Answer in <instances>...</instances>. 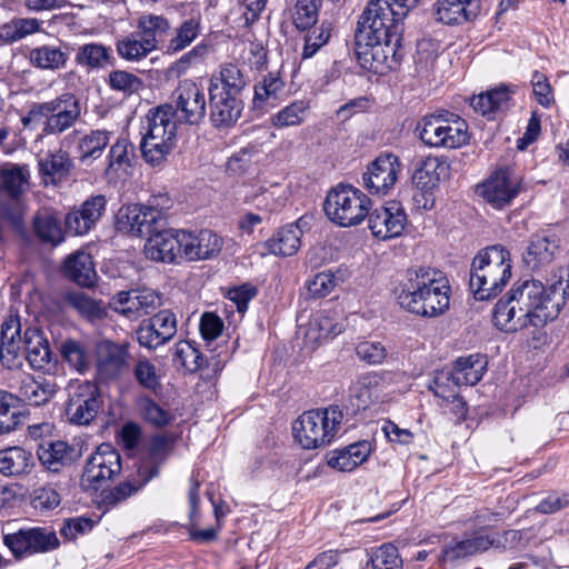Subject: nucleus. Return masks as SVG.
<instances>
[{"label": "nucleus", "instance_id": "obj_36", "mask_svg": "<svg viewBox=\"0 0 569 569\" xmlns=\"http://www.w3.org/2000/svg\"><path fill=\"white\" fill-rule=\"evenodd\" d=\"M512 91L507 86L488 90L471 98L470 106L478 113L495 118L498 112H502L508 108V102Z\"/></svg>", "mask_w": 569, "mask_h": 569}, {"label": "nucleus", "instance_id": "obj_29", "mask_svg": "<svg viewBox=\"0 0 569 569\" xmlns=\"http://www.w3.org/2000/svg\"><path fill=\"white\" fill-rule=\"evenodd\" d=\"M37 455L40 463L48 471L56 473L70 467L78 458L74 447L62 440L41 443Z\"/></svg>", "mask_w": 569, "mask_h": 569}, {"label": "nucleus", "instance_id": "obj_17", "mask_svg": "<svg viewBox=\"0 0 569 569\" xmlns=\"http://www.w3.org/2000/svg\"><path fill=\"white\" fill-rule=\"evenodd\" d=\"M112 306L116 312L130 320L152 313L162 305L161 296L149 288L120 291L112 297Z\"/></svg>", "mask_w": 569, "mask_h": 569}, {"label": "nucleus", "instance_id": "obj_60", "mask_svg": "<svg viewBox=\"0 0 569 569\" xmlns=\"http://www.w3.org/2000/svg\"><path fill=\"white\" fill-rule=\"evenodd\" d=\"M172 450V441L166 436H154L148 447V456L140 465L154 467L157 473L159 466L168 458Z\"/></svg>", "mask_w": 569, "mask_h": 569}, {"label": "nucleus", "instance_id": "obj_37", "mask_svg": "<svg viewBox=\"0 0 569 569\" xmlns=\"http://www.w3.org/2000/svg\"><path fill=\"white\" fill-rule=\"evenodd\" d=\"M170 28L169 20L163 16L148 13L138 19L136 31L156 51L166 41Z\"/></svg>", "mask_w": 569, "mask_h": 569}, {"label": "nucleus", "instance_id": "obj_33", "mask_svg": "<svg viewBox=\"0 0 569 569\" xmlns=\"http://www.w3.org/2000/svg\"><path fill=\"white\" fill-rule=\"evenodd\" d=\"M34 459L31 451L22 447H9L0 450V473L6 477H24L31 473Z\"/></svg>", "mask_w": 569, "mask_h": 569}, {"label": "nucleus", "instance_id": "obj_20", "mask_svg": "<svg viewBox=\"0 0 569 569\" xmlns=\"http://www.w3.org/2000/svg\"><path fill=\"white\" fill-rule=\"evenodd\" d=\"M449 176V164L438 157H427L420 161L412 174L413 186L422 192V208L429 210L433 207L432 191L440 181Z\"/></svg>", "mask_w": 569, "mask_h": 569}, {"label": "nucleus", "instance_id": "obj_44", "mask_svg": "<svg viewBox=\"0 0 569 569\" xmlns=\"http://www.w3.org/2000/svg\"><path fill=\"white\" fill-rule=\"evenodd\" d=\"M29 171L27 166L7 162L0 164V181L3 190L12 199H17L28 183Z\"/></svg>", "mask_w": 569, "mask_h": 569}, {"label": "nucleus", "instance_id": "obj_52", "mask_svg": "<svg viewBox=\"0 0 569 569\" xmlns=\"http://www.w3.org/2000/svg\"><path fill=\"white\" fill-rule=\"evenodd\" d=\"M60 353L62 359L78 372H84L89 368V353L80 341L68 339L61 342Z\"/></svg>", "mask_w": 569, "mask_h": 569}, {"label": "nucleus", "instance_id": "obj_59", "mask_svg": "<svg viewBox=\"0 0 569 569\" xmlns=\"http://www.w3.org/2000/svg\"><path fill=\"white\" fill-rule=\"evenodd\" d=\"M173 147L174 140H151L142 138L140 142L143 159L152 166L161 163L171 152Z\"/></svg>", "mask_w": 569, "mask_h": 569}, {"label": "nucleus", "instance_id": "obj_10", "mask_svg": "<svg viewBox=\"0 0 569 569\" xmlns=\"http://www.w3.org/2000/svg\"><path fill=\"white\" fill-rule=\"evenodd\" d=\"M67 392L66 417L68 421L77 426L90 425L102 405L98 386L88 380L71 381L67 387Z\"/></svg>", "mask_w": 569, "mask_h": 569}, {"label": "nucleus", "instance_id": "obj_47", "mask_svg": "<svg viewBox=\"0 0 569 569\" xmlns=\"http://www.w3.org/2000/svg\"><path fill=\"white\" fill-rule=\"evenodd\" d=\"M495 540L487 535L476 533L470 538L457 542L455 546L448 547L443 550V556L450 560H457L468 556H473L478 552L488 550Z\"/></svg>", "mask_w": 569, "mask_h": 569}, {"label": "nucleus", "instance_id": "obj_18", "mask_svg": "<svg viewBox=\"0 0 569 569\" xmlns=\"http://www.w3.org/2000/svg\"><path fill=\"white\" fill-rule=\"evenodd\" d=\"M367 217L371 233L381 240L399 237L407 224V214L397 201H389L369 211Z\"/></svg>", "mask_w": 569, "mask_h": 569}, {"label": "nucleus", "instance_id": "obj_27", "mask_svg": "<svg viewBox=\"0 0 569 569\" xmlns=\"http://www.w3.org/2000/svg\"><path fill=\"white\" fill-rule=\"evenodd\" d=\"M436 19L445 24H463L480 13V0H437Z\"/></svg>", "mask_w": 569, "mask_h": 569}, {"label": "nucleus", "instance_id": "obj_21", "mask_svg": "<svg viewBox=\"0 0 569 569\" xmlns=\"http://www.w3.org/2000/svg\"><path fill=\"white\" fill-rule=\"evenodd\" d=\"M181 258L188 261H199L216 257L222 249L223 240L212 230L199 232L181 230Z\"/></svg>", "mask_w": 569, "mask_h": 569}, {"label": "nucleus", "instance_id": "obj_42", "mask_svg": "<svg viewBox=\"0 0 569 569\" xmlns=\"http://www.w3.org/2000/svg\"><path fill=\"white\" fill-rule=\"evenodd\" d=\"M74 60L79 66L97 70L112 67L116 62L112 49L98 42L80 46Z\"/></svg>", "mask_w": 569, "mask_h": 569}, {"label": "nucleus", "instance_id": "obj_6", "mask_svg": "<svg viewBox=\"0 0 569 569\" xmlns=\"http://www.w3.org/2000/svg\"><path fill=\"white\" fill-rule=\"evenodd\" d=\"M343 420L339 406L308 410L292 425V435L299 446L307 450L328 446L337 436Z\"/></svg>", "mask_w": 569, "mask_h": 569}, {"label": "nucleus", "instance_id": "obj_16", "mask_svg": "<svg viewBox=\"0 0 569 569\" xmlns=\"http://www.w3.org/2000/svg\"><path fill=\"white\" fill-rule=\"evenodd\" d=\"M177 333V317L170 310H161L143 320L136 330L139 345L149 350L168 343Z\"/></svg>", "mask_w": 569, "mask_h": 569}, {"label": "nucleus", "instance_id": "obj_5", "mask_svg": "<svg viewBox=\"0 0 569 569\" xmlns=\"http://www.w3.org/2000/svg\"><path fill=\"white\" fill-rule=\"evenodd\" d=\"M511 278L509 251L501 244L487 247L473 258L469 287L477 300L498 296Z\"/></svg>", "mask_w": 569, "mask_h": 569}, {"label": "nucleus", "instance_id": "obj_23", "mask_svg": "<svg viewBox=\"0 0 569 569\" xmlns=\"http://www.w3.org/2000/svg\"><path fill=\"white\" fill-rule=\"evenodd\" d=\"M480 194L495 208H503L509 204L519 192L517 181L511 180L508 170L499 169L480 187Z\"/></svg>", "mask_w": 569, "mask_h": 569}, {"label": "nucleus", "instance_id": "obj_63", "mask_svg": "<svg viewBox=\"0 0 569 569\" xmlns=\"http://www.w3.org/2000/svg\"><path fill=\"white\" fill-rule=\"evenodd\" d=\"M310 329L318 332L317 339L333 338L345 330L338 318L320 313L310 322Z\"/></svg>", "mask_w": 569, "mask_h": 569}, {"label": "nucleus", "instance_id": "obj_4", "mask_svg": "<svg viewBox=\"0 0 569 569\" xmlns=\"http://www.w3.org/2000/svg\"><path fill=\"white\" fill-rule=\"evenodd\" d=\"M27 360L34 370L43 369L51 360V349L39 328L28 327L21 335L17 316L1 325L0 361L7 369H20Z\"/></svg>", "mask_w": 569, "mask_h": 569}, {"label": "nucleus", "instance_id": "obj_35", "mask_svg": "<svg viewBox=\"0 0 569 569\" xmlns=\"http://www.w3.org/2000/svg\"><path fill=\"white\" fill-rule=\"evenodd\" d=\"M38 169L47 183H56L71 173L73 162L67 151L58 149L49 151L44 157L40 158L38 160Z\"/></svg>", "mask_w": 569, "mask_h": 569}, {"label": "nucleus", "instance_id": "obj_40", "mask_svg": "<svg viewBox=\"0 0 569 569\" xmlns=\"http://www.w3.org/2000/svg\"><path fill=\"white\" fill-rule=\"evenodd\" d=\"M67 277L82 287H91L96 281L92 258L84 251H77L68 257L64 264Z\"/></svg>", "mask_w": 569, "mask_h": 569}, {"label": "nucleus", "instance_id": "obj_38", "mask_svg": "<svg viewBox=\"0 0 569 569\" xmlns=\"http://www.w3.org/2000/svg\"><path fill=\"white\" fill-rule=\"evenodd\" d=\"M69 47L43 44L30 51L29 59L33 67L42 70L63 69L69 60Z\"/></svg>", "mask_w": 569, "mask_h": 569}, {"label": "nucleus", "instance_id": "obj_13", "mask_svg": "<svg viewBox=\"0 0 569 569\" xmlns=\"http://www.w3.org/2000/svg\"><path fill=\"white\" fill-rule=\"evenodd\" d=\"M174 117L180 123L199 124L206 117L207 99L203 90L192 80L179 82L172 92Z\"/></svg>", "mask_w": 569, "mask_h": 569}, {"label": "nucleus", "instance_id": "obj_49", "mask_svg": "<svg viewBox=\"0 0 569 569\" xmlns=\"http://www.w3.org/2000/svg\"><path fill=\"white\" fill-rule=\"evenodd\" d=\"M66 301L71 308L77 310L79 315L89 320L102 319L106 316V309L102 302L91 298L84 292H69L66 296Z\"/></svg>", "mask_w": 569, "mask_h": 569}, {"label": "nucleus", "instance_id": "obj_31", "mask_svg": "<svg viewBox=\"0 0 569 569\" xmlns=\"http://www.w3.org/2000/svg\"><path fill=\"white\" fill-rule=\"evenodd\" d=\"M371 453V445L368 441L351 443L331 452L328 465L342 472H350L367 461Z\"/></svg>", "mask_w": 569, "mask_h": 569}, {"label": "nucleus", "instance_id": "obj_61", "mask_svg": "<svg viewBox=\"0 0 569 569\" xmlns=\"http://www.w3.org/2000/svg\"><path fill=\"white\" fill-rule=\"evenodd\" d=\"M109 169L131 167L136 158L134 146L126 138H120L111 146L109 154Z\"/></svg>", "mask_w": 569, "mask_h": 569}, {"label": "nucleus", "instance_id": "obj_41", "mask_svg": "<svg viewBox=\"0 0 569 569\" xmlns=\"http://www.w3.org/2000/svg\"><path fill=\"white\" fill-rule=\"evenodd\" d=\"M244 87L246 79L241 69L236 64L228 63L220 68L218 76L211 78L209 90L240 98Z\"/></svg>", "mask_w": 569, "mask_h": 569}, {"label": "nucleus", "instance_id": "obj_57", "mask_svg": "<svg viewBox=\"0 0 569 569\" xmlns=\"http://www.w3.org/2000/svg\"><path fill=\"white\" fill-rule=\"evenodd\" d=\"M173 360L190 373L196 372L203 366L202 353L189 341H179L176 345Z\"/></svg>", "mask_w": 569, "mask_h": 569}, {"label": "nucleus", "instance_id": "obj_62", "mask_svg": "<svg viewBox=\"0 0 569 569\" xmlns=\"http://www.w3.org/2000/svg\"><path fill=\"white\" fill-rule=\"evenodd\" d=\"M108 84L114 91H120L124 94H132L140 90L142 81L131 72L114 70L109 73Z\"/></svg>", "mask_w": 569, "mask_h": 569}, {"label": "nucleus", "instance_id": "obj_26", "mask_svg": "<svg viewBox=\"0 0 569 569\" xmlns=\"http://www.w3.org/2000/svg\"><path fill=\"white\" fill-rule=\"evenodd\" d=\"M173 104L166 103L148 112L142 138L151 140H174L177 136V123Z\"/></svg>", "mask_w": 569, "mask_h": 569}, {"label": "nucleus", "instance_id": "obj_48", "mask_svg": "<svg viewBox=\"0 0 569 569\" xmlns=\"http://www.w3.org/2000/svg\"><path fill=\"white\" fill-rule=\"evenodd\" d=\"M110 141V132L102 129L91 130L83 134L77 146L79 158L82 162L89 159H98Z\"/></svg>", "mask_w": 569, "mask_h": 569}, {"label": "nucleus", "instance_id": "obj_28", "mask_svg": "<svg viewBox=\"0 0 569 569\" xmlns=\"http://www.w3.org/2000/svg\"><path fill=\"white\" fill-rule=\"evenodd\" d=\"M418 3L419 0H370L361 14L387 24L400 26Z\"/></svg>", "mask_w": 569, "mask_h": 569}, {"label": "nucleus", "instance_id": "obj_45", "mask_svg": "<svg viewBox=\"0 0 569 569\" xmlns=\"http://www.w3.org/2000/svg\"><path fill=\"white\" fill-rule=\"evenodd\" d=\"M116 50L120 58L130 62L141 61L154 51L137 31L118 39Z\"/></svg>", "mask_w": 569, "mask_h": 569}, {"label": "nucleus", "instance_id": "obj_39", "mask_svg": "<svg viewBox=\"0 0 569 569\" xmlns=\"http://www.w3.org/2000/svg\"><path fill=\"white\" fill-rule=\"evenodd\" d=\"M302 231L296 223H290L280 228L270 239L264 243L269 253L276 256H292L301 246Z\"/></svg>", "mask_w": 569, "mask_h": 569}, {"label": "nucleus", "instance_id": "obj_15", "mask_svg": "<svg viewBox=\"0 0 569 569\" xmlns=\"http://www.w3.org/2000/svg\"><path fill=\"white\" fill-rule=\"evenodd\" d=\"M129 342L103 340L97 347V368L104 380H114L129 372L133 357Z\"/></svg>", "mask_w": 569, "mask_h": 569}, {"label": "nucleus", "instance_id": "obj_50", "mask_svg": "<svg viewBox=\"0 0 569 569\" xmlns=\"http://www.w3.org/2000/svg\"><path fill=\"white\" fill-rule=\"evenodd\" d=\"M40 27L36 18H14L2 27L0 38L7 43H13L38 32Z\"/></svg>", "mask_w": 569, "mask_h": 569}, {"label": "nucleus", "instance_id": "obj_34", "mask_svg": "<svg viewBox=\"0 0 569 569\" xmlns=\"http://www.w3.org/2000/svg\"><path fill=\"white\" fill-rule=\"evenodd\" d=\"M138 479L120 482L114 488L103 495V502L108 507H114L127 500L129 497L139 491L147 482L157 476L154 467L148 465H139L137 471Z\"/></svg>", "mask_w": 569, "mask_h": 569}, {"label": "nucleus", "instance_id": "obj_12", "mask_svg": "<svg viewBox=\"0 0 569 569\" xmlns=\"http://www.w3.org/2000/svg\"><path fill=\"white\" fill-rule=\"evenodd\" d=\"M120 471V453L110 445L103 443L88 458L81 476V486L86 490H98Z\"/></svg>", "mask_w": 569, "mask_h": 569}, {"label": "nucleus", "instance_id": "obj_30", "mask_svg": "<svg viewBox=\"0 0 569 569\" xmlns=\"http://www.w3.org/2000/svg\"><path fill=\"white\" fill-rule=\"evenodd\" d=\"M58 390L54 381L47 378H38L27 375L19 385L17 402L22 401L30 406H42L49 402Z\"/></svg>", "mask_w": 569, "mask_h": 569}, {"label": "nucleus", "instance_id": "obj_22", "mask_svg": "<svg viewBox=\"0 0 569 569\" xmlns=\"http://www.w3.org/2000/svg\"><path fill=\"white\" fill-rule=\"evenodd\" d=\"M181 230H159L158 228L148 236L144 244V254L153 261L174 262L181 257Z\"/></svg>", "mask_w": 569, "mask_h": 569}, {"label": "nucleus", "instance_id": "obj_43", "mask_svg": "<svg viewBox=\"0 0 569 569\" xmlns=\"http://www.w3.org/2000/svg\"><path fill=\"white\" fill-rule=\"evenodd\" d=\"M32 226L37 238L42 242L57 246L64 239L59 219L49 211L38 212L33 217Z\"/></svg>", "mask_w": 569, "mask_h": 569}, {"label": "nucleus", "instance_id": "obj_14", "mask_svg": "<svg viewBox=\"0 0 569 569\" xmlns=\"http://www.w3.org/2000/svg\"><path fill=\"white\" fill-rule=\"evenodd\" d=\"M401 171L398 156L391 152L379 154L362 174V186L371 194L386 196L395 187Z\"/></svg>", "mask_w": 569, "mask_h": 569}, {"label": "nucleus", "instance_id": "obj_53", "mask_svg": "<svg viewBox=\"0 0 569 569\" xmlns=\"http://www.w3.org/2000/svg\"><path fill=\"white\" fill-rule=\"evenodd\" d=\"M137 383L149 391L158 392L161 389V378L156 366L146 357L139 358L133 368Z\"/></svg>", "mask_w": 569, "mask_h": 569}, {"label": "nucleus", "instance_id": "obj_46", "mask_svg": "<svg viewBox=\"0 0 569 569\" xmlns=\"http://www.w3.org/2000/svg\"><path fill=\"white\" fill-rule=\"evenodd\" d=\"M322 0H289L290 16L299 30L310 29L318 21Z\"/></svg>", "mask_w": 569, "mask_h": 569}, {"label": "nucleus", "instance_id": "obj_19", "mask_svg": "<svg viewBox=\"0 0 569 569\" xmlns=\"http://www.w3.org/2000/svg\"><path fill=\"white\" fill-rule=\"evenodd\" d=\"M117 226L132 236H149L161 226V213L156 206L130 204L118 211Z\"/></svg>", "mask_w": 569, "mask_h": 569}, {"label": "nucleus", "instance_id": "obj_32", "mask_svg": "<svg viewBox=\"0 0 569 569\" xmlns=\"http://www.w3.org/2000/svg\"><path fill=\"white\" fill-rule=\"evenodd\" d=\"M486 367V357L480 353L460 357L455 361L448 379H451L456 386H475L481 380Z\"/></svg>", "mask_w": 569, "mask_h": 569}, {"label": "nucleus", "instance_id": "obj_64", "mask_svg": "<svg viewBox=\"0 0 569 569\" xmlns=\"http://www.w3.org/2000/svg\"><path fill=\"white\" fill-rule=\"evenodd\" d=\"M372 378L361 377L350 390V401L356 410L367 409L373 401Z\"/></svg>", "mask_w": 569, "mask_h": 569}, {"label": "nucleus", "instance_id": "obj_8", "mask_svg": "<svg viewBox=\"0 0 569 569\" xmlns=\"http://www.w3.org/2000/svg\"><path fill=\"white\" fill-rule=\"evenodd\" d=\"M417 130L421 141L432 148L457 149L469 141L466 121L448 111L425 116Z\"/></svg>", "mask_w": 569, "mask_h": 569}, {"label": "nucleus", "instance_id": "obj_24", "mask_svg": "<svg viewBox=\"0 0 569 569\" xmlns=\"http://www.w3.org/2000/svg\"><path fill=\"white\" fill-rule=\"evenodd\" d=\"M242 109L241 98L209 90V117L214 128L232 127L241 117Z\"/></svg>", "mask_w": 569, "mask_h": 569}, {"label": "nucleus", "instance_id": "obj_1", "mask_svg": "<svg viewBox=\"0 0 569 569\" xmlns=\"http://www.w3.org/2000/svg\"><path fill=\"white\" fill-rule=\"evenodd\" d=\"M568 284L557 281L546 288L538 280L515 283L492 311L495 326L505 332H516L528 326L543 327L559 315L565 305Z\"/></svg>", "mask_w": 569, "mask_h": 569}, {"label": "nucleus", "instance_id": "obj_58", "mask_svg": "<svg viewBox=\"0 0 569 569\" xmlns=\"http://www.w3.org/2000/svg\"><path fill=\"white\" fill-rule=\"evenodd\" d=\"M367 569H402L398 549L391 543L382 545L371 556Z\"/></svg>", "mask_w": 569, "mask_h": 569}, {"label": "nucleus", "instance_id": "obj_7", "mask_svg": "<svg viewBox=\"0 0 569 569\" xmlns=\"http://www.w3.org/2000/svg\"><path fill=\"white\" fill-rule=\"evenodd\" d=\"M80 116L79 99L66 92L50 101L32 103L21 122L24 127L42 126L46 134H60L70 129Z\"/></svg>", "mask_w": 569, "mask_h": 569}, {"label": "nucleus", "instance_id": "obj_2", "mask_svg": "<svg viewBox=\"0 0 569 569\" xmlns=\"http://www.w3.org/2000/svg\"><path fill=\"white\" fill-rule=\"evenodd\" d=\"M399 306L420 317H438L450 303L448 279L439 270L426 267L410 268L397 293Z\"/></svg>", "mask_w": 569, "mask_h": 569}, {"label": "nucleus", "instance_id": "obj_11", "mask_svg": "<svg viewBox=\"0 0 569 569\" xmlns=\"http://www.w3.org/2000/svg\"><path fill=\"white\" fill-rule=\"evenodd\" d=\"M3 543L18 560L51 552L60 546L56 531L46 527H26L7 533L3 536Z\"/></svg>", "mask_w": 569, "mask_h": 569}, {"label": "nucleus", "instance_id": "obj_54", "mask_svg": "<svg viewBox=\"0 0 569 569\" xmlns=\"http://www.w3.org/2000/svg\"><path fill=\"white\" fill-rule=\"evenodd\" d=\"M283 89V81L276 73H269L254 86L253 106L263 109L269 101L277 99L278 93Z\"/></svg>", "mask_w": 569, "mask_h": 569}, {"label": "nucleus", "instance_id": "obj_56", "mask_svg": "<svg viewBox=\"0 0 569 569\" xmlns=\"http://www.w3.org/2000/svg\"><path fill=\"white\" fill-rule=\"evenodd\" d=\"M309 106L303 100H297L281 109L271 118V122L276 128H287L299 126L303 122Z\"/></svg>", "mask_w": 569, "mask_h": 569}, {"label": "nucleus", "instance_id": "obj_9", "mask_svg": "<svg viewBox=\"0 0 569 569\" xmlns=\"http://www.w3.org/2000/svg\"><path fill=\"white\" fill-rule=\"evenodd\" d=\"M327 217L340 227H352L367 218L370 198L351 184L339 183L332 188L323 204Z\"/></svg>", "mask_w": 569, "mask_h": 569}, {"label": "nucleus", "instance_id": "obj_3", "mask_svg": "<svg viewBox=\"0 0 569 569\" xmlns=\"http://www.w3.org/2000/svg\"><path fill=\"white\" fill-rule=\"evenodd\" d=\"M401 28L360 14L355 32V52L360 66L373 73L383 74L393 69L398 60Z\"/></svg>", "mask_w": 569, "mask_h": 569}, {"label": "nucleus", "instance_id": "obj_51", "mask_svg": "<svg viewBox=\"0 0 569 569\" xmlns=\"http://www.w3.org/2000/svg\"><path fill=\"white\" fill-rule=\"evenodd\" d=\"M200 33V18H190L184 20L176 31V36L170 39L166 51L176 53L190 46Z\"/></svg>", "mask_w": 569, "mask_h": 569}, {"label": "nucleus", "instance_id": "obj_25", "mask_svg": "<svg viewBox=\"0 0 569 569\" xmlns=\"http://www.w3.org/2000/svg\"><path fill=\"white\" fill-rule=\"evenodd\" d=\"M560 248V239L555 233L546 231L531 237L523 253V261L531 270L550 264Z\"/></svg>", "mask_w": 569, "mask_h": 569}, {"label": "nucleus", "instance_id": "obj_55", "mask_svg": "<svg viewBox=\"0 0 569 569\" xmlns=\"http://www.w3.org/2000/svg\"><path fill=\"white\" fill-rule=\"evenodd\" d=\"M138 407L142 418L157 428L168 426L174 418L169 410L162 408L150 397L140 398Z\"/></svg>", "mask_w": 569, "mask_h": 569}]
</instances>
